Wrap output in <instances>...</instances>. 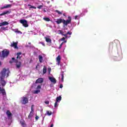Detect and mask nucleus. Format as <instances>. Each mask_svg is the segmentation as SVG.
Masks as SVG:
<instances>
[{
	"mask_svg": "<svg viewBox=\"0 0 127 127\" xmlns=\"http://www.w3.org/2000/svg\"><path fill=\"white\" fill-rule=\"evenodd\" d=\"M45 38L46 39V42L48 43V45L50 46V45H51V43H52V40L51 39H50L49 37H45Z\"/></svg>",
	"mask_w": 127,
	"mask_h": 127,
	"instance_id": "6e6552de",
	"label": "nucleus"
},
{
	"mask_svg": "<svg viewBox=\"0 0 127 127\" xmlns=\"http://www.w3.org/2000/svg\"><path fill=\"white\" fill-rule=\"evenodd\" d=\"M45 103L46 104V105H49V101H46L45 102Z\"/></svg>",
	"mask_w": 127,
	"mask_h": 127,
	"instance_id": "c9c22d12",
	"label": "nucleus"
},
{
	"mask_svg": "<svg viewBox=\"0 0 127 127\" xmlns=\"http://www.w3.org/2000/svg\"><path fill=\"white\" fill-rule=\"evenodd\" d=\"M34 107V105H32V106H31V112H32L33 113L34 112V110H33Z\"/></svg>",
	"mask_w": 127,
	"mask_h": 127,
	"instance_id": "72a5a7b5",
	"label": "nucleus"
},
{
	"mask_svg": "<svg viewBox=\"0 0 127 127\" xmlns=\"http://www.w3.org/2000/svg\"><path fill=\"white\" fill-rule=\"evenodd\" d=\"M20 55H21V53H17V59H20Z\"/></svg>",
	"mask_w": 127,
	"mask_h": 127,
	"instance_id": "b1692460",
	"label": "nucleus"
},
{
	"mask_svg": "<svg viewBox=\"0 0 127 127\" xmlns=\"http://www.w3.org/2000/svg\"><path fill=\"white\" fill-rule=\"evenodd\" d=\"M32 8H34L35 9H36V7H35L34 6H32Z\"/></svg>",
	"mask_w": 127,
	"mask_h": 127,
	"instance_id": "c03bdc74",
	"label": "nucleus"
},
{
	"mask_svg": "<svg viewBox=\"0 0 127 127\" xmlns=\"http://www.w3.org/2000/svg\"><path fill=\"white\" fill-rule=\"evenodd\" d=\"M4 12V14L5 15V14H8L9 13H10V11L9 10H6V11H3Z\"/></svg>",
	"mask_w": 127,
	"mask_h": 127,
	"instance_id": "c85d7f7f",
	"label": "nucleus"
},
{
	"mask_svg": "<svg viewBox=\"0 0 127 127\" xmlns=\"http://www.w3.org/2000/svg\"><path fill=\"white\" fill-rule=\"evenodd\" d=\"M32 117H33V112H30V114L28 117V119H31L32 118Z\"/></svg>",
	"mask_w": 127,
	"mask_h": 127,
	"instance_id": "aec40b11",
	"label": "nucleus"
},
{
	"mask_svg": "<svg viewBox=\"0 0 127 127\" xmlns=\"http://www.w3.org/2000/svg\"><path fill=\"white\" fill-rule=\"evenodd\" d=\"M28 6H29V8H32V5H31L30 4H28Z\"/></svg>",
	"mask_w": 127,
	"mask_h": 127,
	"instance_id": "4c0bfd02",
	"label": "nucleus"
},
{
	"mask_svg": "<svg viewBox=\"0 0 127 127\" xmlns=\"http://www.w3.org/2000/svg\"><path fill=\"white\" fill-rule=\"evenodd\" d=\"M12 6V4H5L3 7L0 8L1 9H4L6 8H10Z\"/></svg>",
	"mask_w": 127,
	"mask_h": 127,
	"instance_id": "9d476101",
	"label": "nucleus"
},
{
	"mask_svg": "<svg viewBox=\"0 0 127 127\" xmlns=\"http://www.w3.org/2000/svg\"><path fill=\"white\" fill-rule=\"evenodd\" d=\"M48 70L49 71V72H50V71H51V68H48Z\"/></svg>",
	"mask_w": 127,
	"mask_h": 127,
	"instance_id": "a18cd8bd",
	"label": "nucleus"
},
{
	"mask_svg": "<svg viewBox=\"0 0 127 127\" xmlns=\"http://www.w3.org/2000/svg\"><path fill=\"white\" fill-rule=\"evenodd\" d=\"M35 119H36V120L37 121V120H38V119H39V117L37 116H36Z\"/></svg>",
	"mask_w": 127,
	"mask_h": 127,
	"instance_id": "79ce46f5",
	"label": "nucleus"
},
{
	"mask_svg": "<svg viewBox=\"0 0 127 127\" xmlns=\"http://www.w3.org/2000/svg\"><path fill=\"white\" fill-rule=\"evenodd\" d=\"M60 88L61 89H62V88H63V85L61 84V85H60Z\"/></svg>",
	"mask_w": 127,
	"mask_h": 127,
	"instance_id": "37998d69",
	"label": "nucleus"
},
{
	"mask_svg": "<svg viewBox=\"0 0 127 127\" xmlns=\"http://www.w3.org/2000/svg\"><path fill=\"white\" fill-rule=\"evenodd\" d=\"M0 65H1V63H0Z\"/></svg>",
	"mask_w": 127,
	"mask_h": 127,
	"instance_id": "8fccbe9b",
	"label": "nucleus"
},
{
	"mask_svg": "<svg viewBox=\"0 0 127 127\" xmlns=\"http://www.w3.org/2000/svg\"><path fill=\"white\" fill-rule=\"evenodd\" d=\"M59 32H60L61 34H62L64 36L65 38H70V37H71V34H72V33L70 32H68L66 34H64L62 33V31L61 30H59Z\"/></svg>",
	"mask_w": 127,
	"mask_h": 127,
	"instance_id": "39448f33",
	"label": "nucleus"
},
{
	"mask_svg": "<svg viewBox=\"0 0 127 127\" xmlns=\"http://www.w3.org/2000/svg\"><path fill=\"white\" fill-rule=\"evenodd\" d=\"M64 44V42H63L61 43L60 46V48H61V47H62V46L63 45V44Z\"/></svg>",
	"mask_w": 127,
	"mask_h": 127,
	"instance_id": "a19ab883",
	"label": "nucleus"
},
{
	"mask_svg": "<svg viewBox=\"0 0 127 127\" xmlns=\"http://www.w3.org/2000/svg\"><path fill=\"white\" fill-rule=\"evenodd\" d=\"M18 44V42H12V43H11L10 46L11 47H14V48L16 49V48H17Z\"/></svg>",
	"mask_w": 127,
	"mask_h": 127,
	"instance_id": "9b49d317",
	"label": "nucleus"
},
{
	"mask_svg": "<svg viewBox=\"0 0 127 127\" xmlns=\"http://www.w3.org/2000/svg\"><path fill=\"white\" fill-rule=\"evenodd\" d=\"M65 40V38L64 37V38H63L62 39V40H63V41H64Z\"/></svg>",
	"mask_w": 127,
	"mask_h": 127,
	"instance_id": "49530a36",
	"label": "nucleus"
},
{
	"mask_svg": "<svg viewBox=\"0 0 127 127\" xmlns=\"http://www.w3.org/2000/svg\"><path fill=\"white\" fill-rule=\"evenodd\" d=\"M1 94L3 95L4 98V97H6V93H5V90L4 89L2 88L0 86V94Z\"/></svg>",
	"mask_w": 127,
	"mask_h": 127,
	"instance_id": "1a4fd4ad",
	"label": "nucleus"
},
{
	"mask_svg": "<svg viewBox=\"0 0 127 127\" xmlns=\"http://www.w3.org/2000/svg\"><path fill=\"white\" fill-rule=\"evenodd\" d=\"M8 24H9V23L8 22L5 21L4 22L0 23V27L4 26V25H8Z\"/></svg>",
	"mask_w": 127,
	"mask_h": 127,
	"instance_id": "4468645a",
	"label": "nucleus"
},
{
	"mask_svg": "<svg viewBox=\"0 0 127 127\" xmlns=\"http://www.w3.org/2000/svg\"><path fill=\"white\" fill-rule=\"evenodd\" d=\"M10 2H13V1H11Z\"/></svg>",
	"mask_w": 127,
	"mask_h": 127,
	"instance_id": "3c124183",
	"label": "nucleus"
},
{
	"mask_svg": "<svg viewBox=\"0 0 127 127\" xmlns=\"http://www.w3.org/2000/svg\"><path fill=\"white\" fill-rule=\"evenodd\" d=\"M44 12H46V10H44Z\"/></svg>",
	"mask_w": 127,
	"mask_h": 127,
	"instance_id": "603ef678",
	"label": "nucleus"
},
{
	"mask_svg": "<svg viewBox=\"0 0 127 127\" xmlns=\"http://www.w3.org/2000/svg\"><path fill=\"white\" fill-rule=\"evenodd\" d=\"M39 43L40 44H42V45H43V46H45V44L44 43V42H40Z\"/></svg>",
	"mask_w": 127,
	"mask_h": 127,
	"instance_id": "f704fd0d",
	"label": "nucleus"
},
{
	"mask_svg": "<svg viewBox=\"0 0 127 127\" xmlns=\"http://www.w3.org/2000/svg\"><path fill=\"white\" fill-rule=\"evenodd\" d=\"M34 93V94H38L39 93H40V90H35Z\"/></svg>",
	"mask_w": 127,
	"mask_h": 127,
	"instance_id": "2f4dec72",
	"label": "nucleus"
},
{
	"mask_svg": "<svg viewBox=\"0 0 127 127\" xmlns=\"http://www.w3.org/2000/svg\"><path fill=\"white\" fill-rule=\"evenodd\" d=\"M81 15H76L74 16V19L78 20L81 17Z\"/></svg>",
	"mask_w": 127,
	"mask_h": 127,
	"instance_id": "5701e85b",
	"label": "nucleus"
},
{
	"mask_svg": "<svg viewBox=\"0 0 127 127\" xmlns=\"http://www.w3.org/2000/svg\"><path fill=\"white\" fill-rule=\"evenodd\" d=\"M61 76H62V82L64 81V72H63L61 73Z\"/></svg>",
	"mask_w": 127,
	"mask_h": 127,
	"instance_id": "4be33fe9",
	"label": "nucleus"
},
{
	"mask_svg": "<svg viewBox=\"0 0 127 127\" xmlns=\"http://www.w3.org/2000/svg\"><path fill=\"white\" fill-rule=\"evenodd\" d=\"M31 16H32V15H28L26 16V18H28V17H31Z\"/></svg>",
	"mask_w": 127,
	"mask_h": 127,
	"instance_id": "ea45409f",
	"label": "nucleus"
},
{
	"mask_svg": "<svg viewBox=\"0 0 127 127\" xmlns=\"http://www.w3.org/2000/svg\"><path fill=\"white\" fill-rule=\"evenodd\" d=\"M6 115H7L8 119L9 120H11V117L12 115L11 114V113H10L9 111L8 110L7 111V112H6Z\"/></svg>",
	"mask_w": 127,
	"mask_h": 127,
	"instance_id": "ddd939ff",
	"label": "nucleus"
},
{
	"mask_svg": "<svg viewBox=\"0 0 127 127\" xmlns=\"http://www.w3.org/2000/svg\"><path fill=\"white\" fill-rule=\"evenodd\" d=\"M67 18L68 19L66 20L62 18L55 19L54 20L57 24L63 23L64 26H67L68 24H70V23H71V21H72V18H71V17L68 16Z\"/></svg>",
	"mask_w": 127,
	"mask_h": 127,
	"instance_id": "f03ea898",
	"label": "nucleus"
},
{
	"mask_svg": "<svg viewBox=\"0 0 127 127\" xmlns=\"http://www.w3.org/2000/svg\"><path fill=\"white\" fill-rule=\"evenodd\" d=\"M50 127H53V124H52Z\"/></svg>",
	"mask_w": 127,
	"mask_h": 127,
	"instance_id": "de8ad7c7",
	"label": "nucleus"
},
{
	"mask_svg": "<svg viewBox=\"0 0 127 127\" xmlns=\"http://www.w3.org/2000/svg\"><path fill=\"white\" fill-rule=\"evenodd\" d=\"M36 83H43V79L42 78H38L36 81Z\"/></svg>",
	"mask_w": 127,
	"mask_h": 127,
	"instance_id": "dca6fc26",
	"label": "nucleus"
},
{
	"mask_svg": "<svg viewBox=\"0 0 127 127\" xmlns=\"http://www.w3.org/2000/svg\"><path fill=\"white\" fill-rule=\"evenodd\" d=\"M42 7H43V5H39V6H38L37 8H39V9H40L42 8Z\"/></svg>",
	"mask_w": 127,
	"mask_h": 127,
	"instance_id": "473e14b6",
	"label": "nucleus"
},
{
	"mask_svg": "<svg viewBox=\"0 0 127 127\" xmlns=\"http://www.w3.org/2000/svg\"><path fill=\"white\" fill-rule=\"evenodd\" d=\"M61 61V57L60 56V55H59L57 58V62L58 65L60 64Z\"/></svg>",
	"mask_w": 127,
	"mask_h": 127,
	"instance_id": "2eb2a0df",
	"label": "nucleus"
},
{
	"mask_svg": "<svg viewBox=\"0 0 127 127\" xmlns=\"http://www.w3.org/2000/svg\"><path fill=\"white\" fill-rule=\"evenodd\" d=\"M43 19H44V20H45L46 21H50V19L48 17H44Z\"/></svg>",
	"mask_w": 127,
	"mask_h": 127,
	"instance_id": "bb28decb",
	"label": "nucleus"
},
{
	"mask_svg": "<svg viewBox=\"0 0 127 127\" xmlns=\"http://www.w3.org/2000/svg\"><path fill=\"white\" fill-rule=\"evenodd\" d=\"M20 124H21L22 127H24V121H23V120H21L20 121Z\"/></svg>",
	"mask_w": 127,
	"mask_h": 127,
	"instance_id": "393cba45",
	"label": "nucleus"
},
{
	"mask_svg": "<svg viewBox=\"0 0 127 127\" xmlns=\"http://www.w3.org/2000/svg\"><path fill=\"white\" fill-rule=\"evenodd\" d=\"M12 62H15L16 64V66L17 68H20L21 65V63L20 62H17V60H15L14 58H12V61H9V63H12Z\"/></svg>",
	"mask_w": 127,
	"mask_h": 127,
	"instance_id": "20e7f679",
	"label": "nucleus"
},
{
	"mask_svg": "<svg viewBox=\"0 0 127 127\" xmlns=\"http://www.w3.org/2000/svg\"><path fill=\"white\" fill-rule=\"evenodd\" d=\"M64 43H66V42H67V41H64Z\"/></svg>",
	"mask_w": 127,
	"mask_h": 127,
	"instance_id": "09e8293b",
	"label": "nucleus"
},
{
	"mask_svg": "<svg viewBox=\"0 0 127 127\" xmlns=\"http://www.w3.org/2000/svg\"><path fill=\"white\" fill-rule=\"evenodd\" d=\"M20 102L22 105H25V104H27V103H28V98L26 97H22L21 98Z\"/></svg>",
	"mask_w": 127,
	"mask_h": 127,
	"instance_id": "423d86ee",
	"label": "nucleus"
},
{
	"mask_svg": "<svg viewBox=\"0 0 127 127\" xmlns=\"http://www.w3.org/2000/svg\"><path fill=\"white\" fill-rule=\"evenodd\" d=\"M46 114L48 116H51V115H52V112L48 111L46 112Z\"/></svg>",
	"mask_w": 127,
	"mask_h": 127,
	"instance_id": "a878e982",
	"label": "nucleus"
},
{
	"mask_svg": "<svg viewBox=\"0 0 127 127\" xmlns=\"http://www.w3.org/2000/svg\"><path fill=\"white\" fill-rule=\"evenodd\" d=\"M1 29H2V30H5L6 29V28L3 27L1 28Z\"/></svg>",
	"mask_w": 127,
	"mask_h": 127,
	"instance_id": "e433bc0d",
	"label": "nucleus"
},
{
	"mask_svg": "<svg viewBox=\"0 0 127 127\" xmlns=\"http://www.w3.org/2000/svg\"><path fill=\"white\" fill-rule=\"evenodd\" d=\"M62 99V97L61 96L58 97L56 99V102L60 103V101H61Z\"/></svg>",
	"mask_w": 127,
	"mask_h": 127,
	"instance_id": "6ab92c4d",
	"label": "nucleus"
},
{
	"mask_svg": "<svg viewBox=\"0 0 127 127\" xmlns=\"http://www.w3.org/2000/svg\"><path fill=\"white\" fill-rule=\"evenodd\" d=\"M39 61L40 63H42V62H43V58L41 55H39Z\"/></svg>",
	"mask_w": 127,
	"mask_h": 127,
	"instance_id": "f3484780",
	"label": "nucleus"
},
{
	"mask_svg": "<svg viewBox=\"0 0 127 127\" xmlns=\"http://www.w3.org/2000/svg\"><path fill=\"white\" fill-rule=\"evenodd\" d=\"M47 71V67L46 66H44L43 67V73L45 74Z\"/></svg>",
	"mask_w": 127,
	"mask_h": 127,
	"instance_id": "412c9836",
	"label": "nucleus"
},
{
	"mask_svg": "<svg viewBox=\"0 0 127 127\" xmlns=\"http://www.w3.org/2000/svg\"><path fill=\"white\" fill-rule=\"evenodd\" d=\"M9 54V51L7 50H4L2 51V55L0 56L1 59H4L5 57H7Z\"/></svg>",
	"mask_w": 127,
	"mask_h": 127,
	"instance_id": "7ed1b4c3",
	"label": "nucleus"
},
{
	"mask_svg": "<svg viewBox=\"0 0 127 127\" xmlns=\"http://www.w3.org/2000/svg\"><path fill=\"white\" fill-rule=\"evenodd\" d=\"M64 15L65 16V14H64Z\"/></svg>",
	"mask_w": 127,
	"mask_h": 127,
	"instance_id": "864d4df0",
	"label": "nucleus"
},
{
	"mask_svg": "<svg viewBox=\"0 0 127 127\" xmlns=\"http://www.w3.org/2000/svg\"><path fill=\"white\" fill-rule=\"evenodd\" d=\"M20 22L24 27H28V24L27 23V21L26 20L21 19L20 20Z\"/></svg>",
	"mask_w": 127,
	"mask_h": 127,
	"instance_id": "0eeeda50",
	"label": "nucleus"
},
{
	"mask_svg": "<svg viewBox=\"0 0 127 127\" xmlns=\"http://www.w3.org/2000/svg\"><path fill=\"white\" fill-rule=\"evenodd\" d=\"M49 79L54 84H56V79H55V78L51 76H49Z\"/></svg>",
	"mask_w": 127,
	"mask_h": 127,
	"instance_id": "f8f14e48",
	"label": "nucleus"
},
{
	"mask_svg": "<svg viewBox=\"0 0 127 127\" xmlns=\"http://www.w3.org/2000/svg\"><path fill=\"white\" fill-rule=\"evenodd\" d=\"M36 89L37 90L40 91V89H41V85H38Z\"/></svg>",
	"mask_w": 127,
	"mask_h": 127,
	"instance_id": "7c9ffc66",
	"label": "nucleus"
},
{
	"mask_svg": "<svg viewBox=\"0 0 127 127\" xmlns=\"http://www.w3.org/2000/svg\"><path fill=\"white\" fill-rule=\"evenodd\" d=\"M8 74H9V70L3 68L0 73V84L3 86L4 87L6 84V81L4 80V77H8Z\"/></svg>",
	"mask_w": 127,
	"mask_h": 127,
	"instance_id": "f257e3e1",
	"label": "nucleus"
},
{
	"mask_svg": "<svg viewBox=\"0 0 127 127\" xmlns=\"http://www.w3.org/2000/svg\"><path fill=\"white\" fill-rule=\"evenodd\" d=\"M55 12H57V13H58L59 15H61L62 14H63V11H60L58 10H56L55 11Z\"/></svg>",
	"mask_w": 127,
	"mask_h": 127,
	"instance_id": "a211bd4d",
	"label": "nucleus"
},
{
	"mask_svg": "<svg viewBox=\"0 0 127 127\" xmlns=\"http://www.w3.org/2000/svg\"><path fill=\"white\" fill-rule=\"evenodd\" d=\"M5 15L4 12H3L2 13H1V14H0V16H2V15Z\"/></svg>",
	"mask_w": 127,
	"mask_h": 127,
	"instance_id": "58836bf2",
	"label": "nucleus"
},
{
	"mask_svg": "<svg viewBox=\"0 0 127 127\" xmlns=\"http://www.w3.org/2000/svg\"><path fill=\"white\" fill-rule=\"evenodd\" d=\"M15 32L16 33H19V34H22V32H21L20 31H19L18 30H15Z\"/></svg>",
	"mask_w": 127,
	"mask_h": 127,
	"instance_id": "cd10ccee",
	"label": "nucleus"
},
{
	"mask_svg": "<svg viewBox=\"0 0 127 127\" xmlns=\"http://www.w3.org/2000/svg\"><path fill=\"white\" fill-rule=\"evenodd\" d=\"M59 102H58L57 101H56L55 103V105L54 107L55 108H57V107H58V106H59V104H58Z\"/></svg>",
	"mask_w": 127,
	"mask_h": 127,
	"instance_id": "c756f323",
	"label": "nucleus"
}]
</instances>
